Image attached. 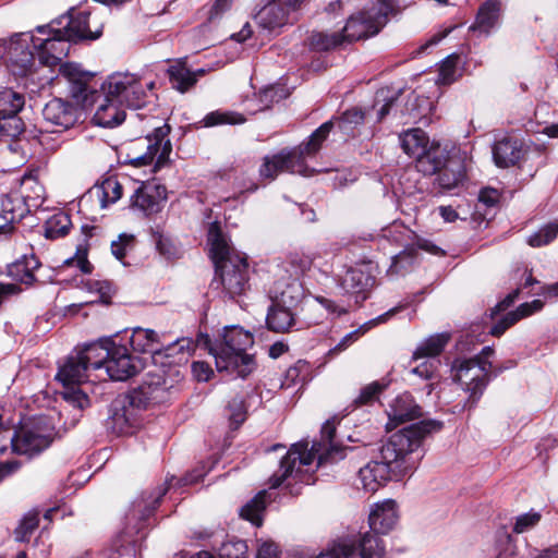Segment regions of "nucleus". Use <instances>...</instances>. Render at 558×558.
<instances>
[{"label": "nucleus", "mask_w": 558, "mask_h": 558, "mask_svg": "<svg viewBox=\"0 0 558 558\" xmlns=\"http://www.w3.org/2000/svg\"><path fill=\"white\" fill-rule=\"evenodd\" d=\"M400 308L401 307H398V306L393 307V308L389 310L388 312L379 315L375 319L369 320L368 323L361 326L360 328L349 332L338 342V344H336L332 349L329 350L328 354L336 355V354L344 351L353 342H355L361 335H363L366 330H368L372 326L387 322L392 315H395L397 312H399Z\"/></svg>", "instance_id": "nucleus-41"}, {"label": "nucleus", "mask_w": 558, "mask_h": 558, "mask_svg": "<svg viewBox=\"0 0 558 558\" xmlns=\"http://www.w3.org/2000/svg\"><path fill=\"white\" fill-rule=\"evenodd\" d=\"M90 12L71 9L65 14L50 22L57 34H62L65 40L78 43L81 40H95L102 34L101 27L92 31L88 25Z\"/></svg>", "instance_id": "nucleus-16"}, {"label": "nucleus", "mask_w": 558, "mask_h": 558, "mask_svg": "<svg viewBox=\"0 0 558 558\" xmlns=\"http://www.w3.org/2000/svg\"><path fill=\"white\" fill-rule=\"evenodd\" d=\"M305 0H271L255 15L256 23L264 29L274 31L290 23L291 13L300 9Z\"/></svg>", "instance_id": "nucleus-19"}, {"label": "nucleus", "mask_w": 558, "mask_h": 558, "mask_svg": "<svg viewBox=\"0 0 558 558\" xmlns=\"http://www.w3.org/2000/svg\"><path fill=\"white\" fill-rule=\"evenodd\" d=\"M24 131V122L19 116L0 114V138H15Z\"/></svg>", "instance_id": "nucleus-54"}, {"label": "nucleus", "mask_w": 558, "mask_h": 558, "mask_svg": "<svg viewBox=\"0 0 558 558\" xmlns=\"http://www.w3.org/2000/svg\"><path fill=\"white\" fill-rule=\"evenodd\" d=\"M167 490V487H159L151 493H143L142 496L133 502L130 514L133 518H140L141 520L148 519L159 506L160 500L166 495Z\"/></svg>", "instance_id": "nucleus-39"}, {"label": "nucleus", "mask_w": 558, "mask_h": 558, "mask_svg": "<svg viewBox=\"0 0 558 558\" xmlns=\"http://www.w3.org/2000/svg\"><path fill=\"white\" fill-rule=\"evenodd\" d=\"M135 246V238L132 234L122 233L119 235L117 241H112L111 243V253L112 255L124 265L125 256L129 252L133 251Z\"/></svg>", "instance_id": "nucleus-56"}, {"label": "nucleus", "mask_w": 558, "mask_h": 558, "mask_svg": "<svg viewBox=\"0 0 558 558\" xmlns=\"http://www.w3.org/2000/svg\"><path fill=\"white\" fill-rule=\"evenodd\" d=\"M542 307L543 302L541 300L523 303L515 311L509 312L499 318L489 329V333L494 337H500L520 319L541 311Z\"/></svg>", "instance_id": "nucleus-33"}, {"label": "nucleus", "mask_w": 558, "mask_h": 558, "mask_svg": "<svg viewBox=\"0 0 558 558\" xmlns=\"http://www.w3.org/2000/svg\"><path fill=\"white\" fill-rule=\"evenodd\" d=\"M259 403L260 397L259 393L257 392L256 387H254L252 393H246V398L244 397V395L234 396L226 407V412L230 427L232 429H238L245 422L247 410L254 404Z\"/></svg>", "instance_id": "nucleus-27"}, {"label": "nucleus", "mask_w": 558, "mask_h": 558, "mask_svg": "<svg viewBox=\"0 0 558 558\" xmlns=\"http://www.w3.org/2000/svg\"><path fill=\"white\" fill-rule=\"evenodd\" d=\"M523 156L522 143L518 138L505 137L495 143L493 158L497 167L514 166Z\"/></svg>", "instance_id": "nucleus-30"}, {"label": "nucleus", "mask_w": 558, "mask_h": 558, "mask_svg": "<svg viewBox=\"0 0 558 558\" xmlns=\"http://www.w3.org/2000/svg\"><path fill=\"white\" fill-rule=\"evenodd\" d=\"M54 426L46 416L25 420L11 437L12 451L33 457L47 449L53 439Z\"/></svg>", "instance_id": "nucleus-10"}, {"label": "nucleus", "mask_w": 558, "mask_h": 558, "mask_svg": "<svg viewBox=\"0 0 558 558\" xmlns=\"http://www.w3.org/2000/svg\"><path fill=\"white\" fill-rule=\"evenodd\" d=\"M36 31L39 34L47 35L46 38L31 36L33 49H35L40 64L47 66L57 65L68 56L70 41L65 40L62 34H57L56 27H51L50 23L37 26Z\"/></svg>", "instance_id": "nucleus-14"}, {"label": "nucleus", "mask_w": 558, "mask_h": 558, "mask_svg": "<svg viewBox=\"0 0 558 558\" xmlns=\"http://www.w3.org/2000/svg\"><path fill=\"white\" fill-rule=\"evenodd\" d=\"M451 339L449 332H440L424 339L413 352V360L427 359L411 369V373L417 375L422 380H432L436 378L438 357Z\"/></svg>", "instance_id": "nucleus-15"}, {"label": "nucleus", "mask_w": 558, "mask_h": 558, "mask_svg": "<svg viewBox=\"0 0 558 558\" xmlns=\"http://www.w3.org/2000/svg\"><path fill=\"white\" fill-rule=\"evenodd\" d=\"M308 40L310 48L315 51H328L344 44L340 33L316 32L312 33Z\"/></svg>", "instance_id": "nucleus-48"}, {"label": "nucleus", "mask_w": 558, "mask_h": 558, "mask_svg": "<svg viewBox=\"0 0 558 558\" xmlns=\"http://www.w3.org/2000/svg\"><path fill=\"white\" fill-rule=\"evenodd\" d=\"M386 386H365L354 400L356 407L369 405L379 400V396Z\"/></svg>", "instance_id": "nucleus-59"}, {"label": "nucleus", "mask_w": 558, "mask_h": 558, "mask_svg": "<svg viewBox=\"0 0 558 558\" xmlns=\"http://www.w3.org/2000/svg\"><path fill=\"white\" fill-rule=\"evenodd\" d=\"M398 11V0H377L369 9H365L348 19L342 32H340L343 43L350 44L377 35L387 24L389 15H395Z\"/></svg>", "instance_id": "nucleus-8"}, {"label": "nucleus", "mask_w": 558, "mask_h": 558, "mask_svg": "<svg viewBox=\"0 0 558 558\" xmlns=\"http://www.w3.org/2000/svg\"><path fill=\"white\" fill-rule=\"evenodd\" d=\"M108 99L117 100L128 108H142L146 104L147 93L143 82L131 73H113L100 85Z\"/></svg>", "instance_id": "nucleus-11"}, {"label": "nucleus", "mask_w": 558, "mask_h": 558, "mask_svg": "<svg viewBox=\"0 0 558 558\" xmlns=\"http://www.w3.org/2000/svg\"><path fill=\"white\" fill-rule=\"evenodd\" d=\"M22 288L13 282H0V306L13 296H19L22 293Z\"/></svg>", "instance_id": "nucleus-63"}, {"label": "nucleus", "mask_w": 558, "mask_h": 558, "mask_svg": "<svg viewBox=\"0 0 558 558\" xmlns=\"http://www.w3.org/2000/svg\"><path fill=\"white\" fill-rule=\"evenodd\" d=\"M59 73L65 81L69 96L74 102L54 97L44 106L41 113L46 123L65 131L80 121L83 110L96 104V98L99 97L98 83L94 73L83 71L75 63H62Z\"/></svg>", "instance_id": "nucleus-3"}, {"label": "nucleus", "mask_w": 558, "mask_h": 558, "mask_svg": "<svg viewBox=\"0 0 558 558\" xmlns=\"http://www.w3.org/2000/svg\"><path fill=\"white\" fill-rule=\"evenodd\" d=\"M7 57L17 75H25L34 65L36 51L29 48L28 41L21 36L13 38L7 49Z\"/></svg>", "instance_id": "nucleus-23"}, {"label": "nucleus", "mask_w": 558, "mask_h": 558, "mask_svg": "<svg viewBox=\"0 0 558 558\" xmlns=\"http://www.w3.org/2000/svg\"><path fill=\"white\" fill-rule=\"evenodd\" d=\"M386 413L389 418L388 426L397 427L399 424L420 417L422 408L410 392L404 391L387 401Z\"/></svg>", "instance_id": "nucleus-21"}, {"label": "nucleus", "mask_w": 558, "mask_h": 558, "mask_svg": "<svg viewBox=\"0 0 558 558\" xmlns=\"http://www.w3.org/2000/svg\"><path fill=\"white\" fill-rule=\"evenodd\" d=\"M441 428L442 422L425 420L391 435L380 447L378 457L360 469L362 488L375 493L391 477L400 480L411 474L422 458L420 448L423 439Z\"/></svg>", "instance_id": "nucleus-1"}, {"label": "nucleus", "mask_w": 558, "mask_h": 558, "mask_svg": "<svg viewBox=\"0 0 558 558\" xmlns=\"http://www.w3.org/2000/svg\"><path fill=\"white\" fill-rule=\"evenodd\" d=\"M41 263L35 254H25L8 266V276L15 281L14 283L34 286L37 279V271Z\"/></svg>", "instance_id": "nucleus-24"}, {"label": "nucleus", "mask_w": 558, "mask_h": 558, "mask_svg": "<svg viewBox=\"0 0 558 558\" xmlns=\"http://www.w3.org/2000/svg\"><path fill=\"white\" fill-rule=\"evenodd\" d=\"M32 210H34L33 207L23 199V196L14 191L3 195L1 198L0 216L8 223L21 221Z\"/></svg>", "instance_id": "nucleus-36"}, {"label": "nucleus", "mask_w": 558, "mask_h": 558, "mask_svg": "<svg viewBox=\"0 0 558 558\" xmlns=\"http://www.w3.org/2000/svg\"><path fill=\"white\" fill-rule=\"evenodd\" d=\"M93 194L97 196L100 207L106 208L122 197L123 186L116 177H109L100 185L96 186L89 193V196Z\"/></svg>", "instance_id": "nucleus-42"}, {"label": "nucleus", "mask_w": 558, "mask_h": 558, "mask_svg": "<svg viewBox=\"0 0 558 558\" xmlns=\"http://www.w3.org/2000/svg\"><path fill=\"white\" fill-rule=\"evenodd\" d=\"M279 548L274 542H264L259 545L256 558H278Z\"/></svg>", "instance_id": "nucleus-64"}, {"label": "nucleus", "mask_w": 558, "mask_h": 558, "mask_svg": "<svg viewBox=\"0 0 558 558\" xmlns=\"http://www.w3.org/2000/svg\"><path fill=\"white\" fill-rule=\"evenodd\" d=\"M448 159H450L448 151L439 143L432 142L425 153L415 160V167L424 175H433L446 165Z\"/></svg>", "instance_id": "nucleus-31"}, {"label": "nucleus", "mask_w": 558, "mask_h": 558, "mask_svg": "<svg viewBox=\"0 0 558 558\" xmlns=\"http://www.w3.org/2000/svg\"><path fill=\"white\" fill-rule=\"evenodd\" d=\"M80 387L81 386H62V390L59 391L58 395L68 404L83 410L89 405V398Z\"/></svg>", "instance_id": "nucleus-51"}, {"label": "nucleus", "mask_w": 558, "mask_h": 558, "mask_svg": "<svg viewBox=\"0 0 558 558\" xmlns=\"http://www.w3.org/2000/svg\"><path fill=\"white\" fill-rule=\"evenodd\" d=\"M191 373L196 381L206 383L210 380L211 376L214 375V369L207 362L194 361L191 364Z\"/></svg>", "instance_id": "nucleus-61"}, {"label": "nucleus", "mask_w": 558, "mask_h": 558, "mask_svg": "<svg viewBox=\"0 0 558 558\" xmlns=\"http://www.w3.org/2000/svg\"><path fill=\"white\" fill-rule=\"evenodd\" d=\"M541 520L538 512H529L517 517L513 532L517 534L524 533L535 526Z\"/></svg>", "instance_id": "nucleus-60"}, {"label": "nucleus", "mask_w": 558, "mask_h": 558, "mask_svg": "<svg viewBox=\"0 0 558 558\" xmlns=\"http://www.w3.org/2000/svg\"><path fill=\"white\" fill-rule=\"evenodd\" d=\"M38 169L26 170L21 178L20 190L15 191L33 209L43 205L46 194L45 186L38 180Z\"/></svg>", "instance_id": "nucleus-29"}, {"label": "nucleus", "mask_w": 558, "mask_h": 558, "mask_svg": "<svg viewBox=\"0 0 558 558\" xmlns=\"http://www.w3.org/2000/svg\"><path fill=\"white\" fill-rule=\"evenodd\" d=\"M167 201V189L157 183L142 182L130 197V208L146 217L161 211Z\"/></svg>", "instance_id": "nucleus-18"}, {"label": "nucleus", "mask_w": 558, "mask_h": 558, "mask_svg": "<svg viewBox=\"0 0 558 558\" xmlns=\"http://www.w3.org/2000/svg\"><path fill=\"white\" fill-rule=\"evenodd\" d=\"M97 230V227L90 225H83L81 228V232L83 234L82 242L77 245L75 255L71 258L64 260V265L72 266L76 265V267L83 274H90L93 270L92 264L87 259L88 253V241L94 235V232Z\"/></svg>", "instance_id": "nucleus-40"}, {"label": "nucleus", "mask_w": 558, "mask_h": 558, "mask_svg": "<svg viewBox=\"0 0 558 558\" xmlns=\"http://www.w3.org/2000/svg\"><path fill=\"white\" fill-rule=\"evenodd\" d=\"M558 235V220L550 221L541 227L527 238V244L532 247H541L553 242Z\"/></svg>", "instance_id": "nucleus-50"}, {"label": "nucleus", "mask_w": 558, "mask_h": 558, "mask_svg": "<svg viewBox=\"0 0 558 558\" xmlns=\"http://www.w3.org/2000/svg\"><path fill=\"white\" fill-rule=\"evenodd\" d=\"M361 558H384L385 547L378 536L373 533H365L359 543Z\"/></svg>", "instance_id": "nucleus-49"}, {"label": "nucleus", "mask_w": 558, "mask_h": 558, "mask_svg": "<svg viewBox=\"0 0 558 558\" xmlns=\"http://www.w3.org/2000/svg\"><path fill=\"white\" fill-rule=\"evenodd\" d=\"M501 12L499 0H486L478 8L474 23L470 26V32H477L481 35L488 36L497 26Z\"/></svg>", "instance_id": "nucleus-28"}, {"label": "nucleus", "mask_w": 558, "mask_h": 558, "mask_svg": "<svg viewBox=\"0 0 558 558\" xmlns=\"http://www.w3.org/2000/svg\"><path fill=\"white\" fill-rule=\"evenodd\" d=\"M397 522V504L391 499L377 504L368 518L369 527L375 534H387L395 527Z\"/></svg>", "instance_id": "nucleus-26"}, {"label": "nucleus", "mask_w": 558, "mask_h": 558, "mask_svg": "<svg viewBox=\"0 0 558 558\" xmlns=\"http://www.w3.org/2000/svg\"><path fill=\"white\" fill-rule=\"evenodd\" d=\"M167 74L171 87L180 93H185L196 84L197 76L205 74V70L199 69L193 72L186 66L185 62L178 60L168 68Z\"/></svg>", "instance_id": "nucleus-34"}, {"label": "nucleus", "mask_w": 558, "mask_h": 558, "mask_svg": "<svg viewBox=\"0 0 558 558\" xmlns=\"http://www.w3.org/2000/svg\"><path fill=\"white\" fill-rule=\"evenodd\" d=\"M364 120L365 113L360 108L348 109L339 118L323 123L306 142L291 148H282L276 154L266 155L258 170L259 177L274 181L281 172L304 177L313 174L314 170L307 166L306 160L316 156L335 125L343 134L352 135L355 128L362 125Z\"/></svg>", "instance_id": "nucleus-2"}, {"label": "nucleus", "mask_w": 558, "mask_h": 558, "mask_svg": "<svg viewBox=\"0 0 558 558\" xmlns=\"http://www.w3.org/2000/svg\"><path fill=\"white\" fill-rule=\"evenodd\" d=\"M170 125L165 123L156 126L151 134L138 140L128 153V162L134 167H143L154 163V171H157L169 161L172 150L171 142L168 138Z\"/></svg>", "instance_id": "nucleus-9"}, {"label": "nucleus", "mask_w": 558, "mask_h": 558, "mask_svg": "<svg viewBox=\"0 0 558 558\" xmlns=\"http://www.w3.org/2000/svg\"><path fill=\"white\" fill-rule=\"evenodd\" d=\"M151 241L154 242L157 251L165 257L171 258L174 256L175 250L168 238L159 231L151 232Z\"/></svg>", "instance_id": "nucleus-62"}, {"label": "nucleus", "mask_w": 558, "mask_h": 558, "mask_svg": "<svg viewBox=\"0 0 558 558\" xmlns=\"http://www.w3.org/2000/svg\"><path fill=\"white\" fill-rule=\"evenodd\" d=\"M205 126H215L220 124H241L245 121V118L235 112L231 111H213L204 118Z\"/></svg>", "instance_id": "nucleus-53"}, {"label": "nucleus", "mask_w": 558, "mask_h": 558, "mask_svg": "<svg viewBox=\"0 0 558 558\" xmlns=\"http://www.w3.org/2000/svg\"><path fill=\"white\" fill-rule=\"evenodd\" d=\"M97 350L95 341L85 343L82 348H75L65 360L59 364L58 372L54 379L59 384H99V378L95 375L92 378V363L93 351Z\"/></svg>", "instance_id": "nucleus-12"}, {"label": "nucleus", "mask_w": 558, "mask_h": 558, "mask_svg": "<svg viewBox=\"0 0 558 558\" xmlns=\"http://www.w3.org/2000/svg\"><path fill=\"white\" fill-rule=\"evenodd\" d=\"M39 515L36 511L26 513L14 531L15 541L28 542L33 532L38 527Z\"/></svg>", "instance_id": "nucleus-52"}, {"label": "nucleus", "mask_w": 558, "mask_h": 558, "mask_svg": "<svg viewBox=\"0 0 558 558\" xmlns=\"http://www.w3.org/2000/svg\"><path fill=\"white\" fill-rule=\"evenodd\" d=\"M267 496V490L259 492L254 498H252L241 508V518L250 521L255 526H260L263 523V512L266 508Z\"/></svg>", "instance_id": "nucleus-44"}, {"label": "nucleus", "mask_w": 558, "mask_h": 558, "mask_svg": "<svg viewBox=\"0 0 558 558\" xmlns=\"http://www.w3.org/2000/svg\"><path fill=\"white\" fill-rule=\"evenodd\" d=\"M436 174L435 183L444 191H451L463 183L466 170L461 160L450 158Z\"/></svg>", "instance_id": "nucleus-35"}, {"label": "nucleus", "mask_w": 558, "mask_h": 558, "mask_svg": "<svg viewBox=\"0 0 558 558\" xmlns=\"http://www.w3.org/2000/svg\"><path fill=\"white\" fill-rule=\"evenodd\" d=\"M163 386H136L118 395L110 403L106 426L116 435L131 434L140 425L142 413L158 402Z\"/></svg>", "instance_id": "nucleus-6"}, {"label": "nucleus", "mask_w": 558, "mask_h": 558, "mask_svg": "<svg viewBox=\"0 0 558 558\" xmlns=\"http://www.w3.org/2000/svg\"><path fill=\"white\" fill-rule=\"evenodd\" d=\"M314 256L304 252H291L278 265L287 274L289 279L298 280L313 265Z\"/></svg>", "instance_id": "nucleus-38"}, {"label": "nucleus", "mask_w": 558, "mask_h": 558, "mask_svg": "<svg viewBox=\"0 0 558 558\" xmlns=\"http://www.w3.org/2000/svg\"><path fill=\"white\" fill-rule=\"evenodd\" d=\"M99 97L96 98V102L102 98V102L97 108L93 121L95 124L102 128H114L120 125L125 120V111L120 108L117 100L108 99L107 93L101 89L98 90Z\"/></svg>", "instance_id": "nucleus-25"}, {"label": "nucleus", "mask_w": 558, "mask_h": 558, "mask_svg": "<svg viewBox=\"0 0 558 558\" xmlns=\"http://www.w3.org/2000/svg\"><path fill=\"white\" fill-rule=\"evenodd\" d=\"M490 362H481L480 357L456 359L450 367V376L456 384H483L490 380Z\"/></svg>", "instance_id": "nucleus-20"}, {"label": "nucleus", "mask_w": 558, "mask_h": 558, "mask_svg": "<svg viewBox=\"0 0 558 558\" xmlns=\"http://www.w3.org/2000/svg\"><path fill=\"white\" fill-rule=\"evenodd\" d=\"M247 545L242 539H229L219 548L220 558H245Z\"/></svg>", "instance_id": "nucleus-57"}, {"label": "nucleus", "mask_w": 558, "mask_h": 558, "mask_svg": "<svg viewBox=\"0 0 558 558\" xmlns=\"http://www.w3.org/2000/svg\"><path fill=\"white\" fill-rule=\"evenodd\" d=\"M72 227L71 217L60 211L51 216L45 223V236L49 240H56L66 235Z\"/></svg>", "instance_id": "nucleus-46"}, {"label": "nucleus", "mask_w": 558, "mask_h": 558, "mask_svg": "<svg viewBox=\"0 0 558 558\" xmlns=\"http://www.w3.org/2000/svg\"><path fill=\"white\" fill-rule=\"evenodd\" d=\"M295 284H287V289L280 294V299L268 308L266 316L267 328L274 332H288L295 324L294 313L286 306V296L290 290H294Z\"/></svg>", "instance_id": "nucleus-22"}, {"label": "nucleus", "mask_w": 558, "mask_h": 558, "mask_svg": "<svg viewBox=\"0 0 558 558\" xmlns=\"http://www.w3.org/2000/svg\"><path fill=\"white\" fill-rule=\"evenodd\" d=\"M316 458L313 450L307 449V442H296L281 458L279 470L269 478L270 488H278L284 481L304 482L302 466L311 465Z\"/></svg>", "instance_id": "nucleus-13"}, {"label": "nucleus", "mask_w": 558, "mask_h": 558, "mask_svg": "<svg viewBox=\"0 0 558 558\" xmlns=\"http://www.w3.org/2000/svg\"><path fill=\"white\" fill-rule=\"evenodd\" d=\"M207 242L215 265V277L210 282V289L228 300H235L245 294L250 289L247 256L235 252L230 246L219 221L209 223Z\"/></svg>", "instance_id": "nucleus-4"}, {"label": "nucleus", "mask_w": 558, "mask_h": 558, "mask_svg": "<svg viewBox=\"0 0 558 558\" xmlns=\"http://www.w3.org/2000/svg\"><path fill=\"white\" fill-rule=\"evenodd\" d=\"M130 344L135 352L151 353L156 360L158 356L165 355L169 357L173 352L184 353V351H192L194 349L193 342L190 339H177L165 349L159 347L158 335L153 329H144L141 327L134 328L130 337Z\"/></svg>", "instance_id": "nucleus-17"}, {"label": "nucleus", "mask_w": 558, "mask_h": 558, "mask_svg": "<svg viewBox=\"0 0 558 558\" xmlns=\"http://www.w3.org/2000/svg\"><path fill=\"white\" fill-rule=\"evenodd\" d=\"M459 57L448 56L439 65L437 82L442 85H449L457 80V65Z\"/></svg>", "instance_id": "nucleus-55"}, {"label": "nucleus", "mask_w": 558, "mask_h": 558, "mask_svg": "<svg viewBox=\"0 0 558 558\" xmlns=\"http://www.w3.org/2000/svg\"><path fill=\"white\" fill-rule=\"evenodd\" d=\"M355 553V546L347 542L333 543L325 551H322L316 558H352Z\"/></svg>", "instance_id": "nucleus-58"}, {"label": "nucleus", "mask_w": 558, "mask_h": 558, "mask_svg": "<svg viewBox=\"0 0 558 558\" xmlns=\"http://www.w3.org/2000/svg\"><path fill=\"white\" fill-rule=\"evenodd\" d=\"M373 283L374 278L369 274L360 268H350L342 278L341 286L345 293L355 295V302H363Z\"/></svg>", "instance_id": "nucleus-32"}, {"label": "nucleus", "mask_w": 558, "mask_h": 558, "mask_svg": "<svg viewBox=\"0 0 558 558\" xmlns=\"http://www.w3.org/2000/svg\"><path fill=\"white\" fill-rule=\"evenodd\" d=\"M97 349H105V357L93 363L95 369H102L101 380L126 381L137 375L144 363L141 357L133 356L128 348L116 342L113 337H101L95 341Z\"/></svg>", "instance_id": "nucleus-7"}, {"label": "nucleus", "mask_w": 558, "mask_h": 558, "mask_svg": "<svg viewBox=\"0 0 558 558\" xmlns=\"http://www.w3.org/2000/svg\"><path fill=\"white\" fill-rule=\"evenodd\" d=\"M253 344L254 337L250 331L239 326L226 327L221 339L210 348L217 371L226 373L232 380L247 379L257 368L255 355L246 352Z\"/></svg>", "instance_id": "nucleus-5"}, {"label": "nucleus", "mask_w": 558, "mask_h": 558, "mask_svg": "<svg viewBox=\"0 0 558 558\" xmlns=\"http://www.w3.org/2000/svg\"><path fill=\"white\" fill-rule=\"evenodd\" d=\"M25 105V96L12 88L0 90V114L17 116Z\"/></svg>", "instance_id": "nucleus-47"}, {"label": "nucleus", "mask_w": 558, "mask_h": 558, "mask_svg": "<svg viewBox=\"0 0 558 558\" xmlns=\"http://www.w3.org/2000/svg\"><path fill=\"white\" fill-rule=\"evenodd\" d=\"M319 367H314L310 362L299 360L286 372V381L289 384H308L317 375Z\"/></svg>", "instance_id": "nucleus-45"}, {"label": "nucleus", "mask_w": 558, "mask_h": 558, "mask_svg": "<svg viewBox=\"0 0 558 558\" xmlns=\"http://www.w3.org/2000/svg\"><path fill=\"white\" fill-rule=\"evenodd\" d=\"M339 422L340 417L335 415L330 420H327L322 427V438L326 444L330 446V448L327 450L324 457H319V463H322L323 460L335 462L337 460L345 458V452L343 449H338L332 446V441L336 434V426L337 424H339Z\"/></svg>", "instance_id": "nucleus-43"}, {"label": "nucleus", "mask_w": 558, "mask_h": 558, "mask_svg": "<svg viewBox=\"0 0 558 558\" xmlns=\"http://www.w3.org/2000/svg\"><path fill=\"white\" fill-rule=\"evenodd\" d=\"M399 141L403 151L415 160L425 153L432 144L426 132L422 129H411L399 135Z\"/></svg>", "instance_id": "nucleus-37"}]
</instances>
